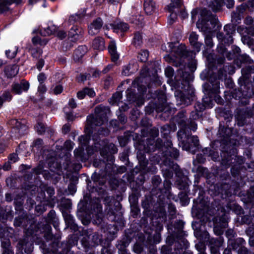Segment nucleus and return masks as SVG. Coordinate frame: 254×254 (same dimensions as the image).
Masks as SVG:
<instances>
[{"mask_svg":"<svg viewBox=\"0 0 254 254\" xmlns=\"http://www.w3.org/2000/svg\"><path fill=\"white\" fill-rule=\"evenodd\" d=\"M165 73L166 76L168 77H172L174 74V70L173 68L170 66L166 67L165 70Z\"/></svg>","mask_w":254,"mask_h":254,"instance_id":"c85d7f7f","label":"nucleus"},{"mask_svg":"<svg viewBox=\"0 0 254 254\" xmlns=\"http://www.w3.org/2000/svg\"><path fill=\"white\" fill-rule=\"evenodd\" d=\"M110 112L108 107L99 105L95 109V115L87 117L85 128L86 135L79 138L81 144L85 146L88 144L90 134L93 132L92 129L95 127L101 126L107 121L108 114H110Z\"/></svg>","mask_w":254,"mask_h":254,"instance_id":"f257e3e1","label":"nucleus"},{"mask_svg":"<svg viewBox=\"0 0 254 254\" xmlns=\"http://www.w3.org/2000/svg\"><path fill=\"white\" fill-rule=\"evenodd\" d=\"M134 251L137 253H139L141 252V248L140 247V246H139L138 245H136L134 246Z\"/></svg>","mask_w":254,"mask_h":254,"instance_id":"6e6d98bb","label":"nucleus"},{"mask_svg":"<svg viewBox=\"0 0 254 254\" xmlns=\"http://www.w3.org/2000/svg\"><path fill=\"white\" fill-rule=\"evenodd\" d=\"M253 22V19L252 17H248L245 19V23L247 24H251Z\"/></svg>","mask_w":254,"mask_h":254,"instance_id":"4d7b16f0","label":"nucleus"},{"mask_svg":"<svg viewBox=\"0 0 254 254\" xmlns=\"http://www.w3.org/2000/svg\"><path fill=\"white\" fill-rule=\"evenodd\" d=\"M44 65V61L42 59H40L38 61L37 64V68L39 70H41Z\"/></svg>","mask_w":254,"mask_h":254,"instance_id":"58836bf2","label":"nucleus"},{"mask_svg":"<svg viewBox=\"0 0 254 254\" xmlns=\"http://www.w3.org/2000/svg\"><path fill=\"white\" fill-rule=\"evenodd\" d=\"M245 32L251 36H254V27H250L245 29Z\"/></svg>","mask_w":254,"mask_h":254,"instance_id":"e433bc0d","label":"nucleus"},{"mask_svg":"<svg viewBox=\"0 0 254 254\" xmlns=\"http://www.w3.org/2000/svg\"><path fill=\"white\" fill-rule=\"evenodd\" d=\"M70 130L69 127L68 125H65L63 127V131L64 133H67Z\"/></svg>","mask_w":254,"mask_h":254,"instance_id":"864d4df0","label":"nucleus"},{"mask_svg":"<svg viewBox=\"0 0 254 254\" xmlns=\"http://www.w3.org/2000/svg\"><path fill=\"white\" fill-rule=\"evenodd\" d=\"M83 33V30L81 28L73 26L69 32V37L71 39V41H76L82 35Z\"/></svg>","mask_w":254,"mask_h":254,"instance_id":"9d476101","label":"nucleus"},{"mask_svg":"<svg viewBox=\"0 0 254 254\" xmlns=\"http://www.w3.org/2000/svg\"><path fill=\"white\" fill-rule=\"evenodd\" d=\"M108 50L113 62L117 61L119 56L117 52V47L115 41H111L109 45Z\"/></svg>","mask_w":254,"mask_h":254,"instance_id":"f8f14e48","label":"nucleus"},{"mask_svg":"<svg viewBox=\"0 0 254 254\" xmlns=\"http://www.w3.org/2000/svg\"><path fill=\"white\" fill-rule=\"evenodd\" d=\"M226 51V48L223 45L218 47V51L222 55H224Z\"/></svg>","mask_w":254,"mask_h":254,"instance_id":"c03bdc74","label":"nucleus"},{"mask_svg":"<svg viewBox=\"0 0 254 254\" xmlns=\"http://www.w3.org/2000/svg\"><path fill=\"white\" fill-rule=\"evenodd\" d=\"M63 91V87L61 85H57L53 89V93L56 94L58 95L59 94H61Z\"/></svg>","mask_w":254,"mask_h":254,"instance_id":"cd10ccee","label":"nucleus"},{"mask_svg":"<svg viewBox=\"0 0 254 254\" xmlns=\"http://www.w3.org/2000/svg\"><path fill=\"white\" fill-rule=\"evenodd\" d=\"M1 97L3 102L4 101H8L9 102L11 101L12 96L10 93V92L8 91H4L3 94H2L1 96H0Z\"/></svg>","mask_w":254,"mask_h":254,"instance_id":"393cba45","label":"nucleus"},{"mask_svg":"<svg viewBox=\"0 0 254 254\" xmlns=\"http://www.w3.org/2000/svg\"><path fill=\"white\" fill-rule=\"evenodd\" d=\"M85 95H85L84 89L82 91H79L77 93V97L79 99H83Z\"/></svg>","mask_w":254,"mask_h":254,"instance_id":"37998d69","label":"nucleus"},{"mask_svg":"<svg viewBox=\"0 0 254 254\" xmlns=\"http://www.w3.org/2000/svg\"><path fill=\"white\" fill-rule=\"evenodd\" d=\"M10 163H11L9 161L5 163V164L2 166V169L5 171L9 170L11 168Z\"/></svg>","mask_w":254,"mask_h":254,"instance_id":"de8ad7c7","label":"nucleus"},{"mask_svg":"<svg viewBox=\"0 0 254 254\" xmlns=\"http://www.w3.org/2000/svg\"><path fill=\"white\" fill-rule=\"evenodd\" d=\"M122 98V93L120 92H116L114 94L110 99V103L112 104H119V102Z\"/></svg>","mask_w":254,"mask_h":254,"instance_id":"6ab92c4d","label":"nucleus"},{"mask_svg":"<svg viewBox=\"0 0 254 254\" xmlns=\"http://www.w3.org/2000/svg\"><path fill=\"white\" fill-rule=\"evenodd\" d=\"M66 118L68 120H73V116L71 113H66Z\"/></svg>","mask_w":254,"mask_h":254,"instance_id":"052dcab7","label":"nucleus"},{"mask_svg":"<svg viewBox=\"0 0 254 254\" xmlns=\"http://www.w3.org/2000/svg\"><path fill=\"white\" fill-rule=\"evenodd\" d=\"M142 43V36L140 33L138 32L135 33L132 41L133 44L135 47H138L141 45Z\"/></svg>","mask_w":254,"mask_h":254,"instance_id":"aec40b11","label":"nucleus"},{"mask_svg":"<svg viewBox=\"0 0 254 254\" xmlns=\"http://www.w3.org/2000/svg\"><path fill=\"white\" fill-rule=\"evenodd\" d=\"M18 159V156L16 154H12L9 157V161L11 163H15Z\"/></svg>","mask_w":254,"mask_h":254,"instance_id":"72a5a7b5","label":"nucleus"},{"mask_svg":"<svg viewBox=\"0 0 254 254\" xmlns=\"http://www.w3.org/2000/svg\"><path fill=\"white\" fill-rule=\"evenodd\" d=\"M187 126H182L181 129L178 132V139L182 144L183 149L195 153V150H191V146L186 141L190 139L193 145L196 147L198 145L199 140L196 136H190L189 132L186 131Z\"/></svg>","mask_w":254,"mask_h":254,"instance_id":"7ed1b4c3","label":"nucleus"},{"mask_svg":"<svg viewBox=\"0 0 254 254\" xmlns=\"http://www.w3.org/2000/svg\"><path fill=\"white\" fill-rule=\"evenodd\" d=\"M48 192L50 193V194H54V190L51 188H49L48 189Z\"/></svg>","mask_w":254,"mask_h":254,"instance_id":"69168bd1","label":"nucleus"},{"mask_svg":"<svg viewBox=\"0 0 254 254\" xmlns=\"http://www.w3.org/2000/svg\"><path fill=\"white\" fill-rule=\"evenodd\" d=\"M73 144L72 142L70 140H67L64 142V146L67 150H70L73 148Z\"/></svg>","mask_w":254,"mask_h":254,"instance_id":"c756f323","label":"nucleus"},{"mask_svg":"<svg viewBox=\"0 0 254 254\" xmlns=\"http://www.w3.org/2000/svg\"><path fill=\"white\" fill-rule=\"evenodd\" d=\"M81 17V16L80 15H78V14H76L75 15L71 16L69 17V21L70 22H71V21H76L78 20Z\"/></svg>","mask_w":254,"mask_h":254,"instance_id":"79ce46f5","label":"nucleus"},{"mask_svg":"<svg viewBox=\"0 0 254 254\" xmlns=\"http://www.w3.org/2000/svg\"><path fill=\"white\" fill-rule=\"evenodd\" d=\"M155 9V4L152 0H145L144 3V10L146 14H152Z\"/></svg>","mask_w":254,"mask_h":254,"instance_id":"ddd939ff","label":"nucleus"},{"mask_svg":"<svg viewBox=\"0 0 254 254\" xmlns=\"http://www.w3.org/2000/svg\"><path fill=\"white\" fill-rule=\"evenodd\" d=\"M55 212L53 210H51L48 214V217L50 218V220H52L55 218Z\"/></svg>","mask_w":254,"mask_h":254,"instance_id":"5fc2aeb1","label":"nucleus"},{"mask_svg":"<svg viewBox=\"0 0 254 254\" xmlns=\"http://www.w3.org/2000/svg\"><path fill=\"white\" fill-rule=\"evenodd\" d=\"M19 67L16 64L6 66L4 69V72L8 78L15 76L18 72Z\"/></svg>","mask_w":254,"mask_h":254,"instance_id":"1a4fd4ad","label":"nucleus"},{"mask_svg":"<svg viewBox=\"0 0 254 254\" xmlns=\"http://www.w3.org/2000/svg\"><path fill=\"white\" fill-rule=\"evenodd\" d=\"M112 26L115 30H120L121 31H126L129 28L128 24L124 22L114 23Z\"/></svg>","mask_w":254,"mask_h":254,"instance_id":"f3484780","label":"nucleus"},{"mask_svg":"<svg viewBox=\"0 0 254 254\" xmlns=\"http://www.w3.org/2000/svg\"><path fill=\"white\" fill-rule=\"evenodd\" d=\"M66 35V33L64 31H59L57 33V36L61 39L64 38Z\"/></svg>","mask_w":254,"mask_h":254,"instance_id":"a18cd8bd","label":"nucleus"},{"mask_svg":"<svg viewBox=\"0 0 254 254\" xmlns=\"http://www.w3.org/2000/svg\"><path fill=\"white\" fill-rule=\"evenodd\" d=\"M223 254H232L231 251L229 249H225L223 252Z\"/></svg>","mask_w":254,"mask_h":254,"instance_id":"338daca9","label":"nucleus"},{"mask_svg":"<svg viewBox=\"0 0 254 254\" xmlns=\"http://www.w3.org/2000/svg\"><path fill=\"white\" fill-rule=\"evenodd\" d=\"M240 60L243 62H248L250 60V58L249 56L243 55L240 56Z\"/></svg>","mask_w":254,"mask_h":254,"instance_id":"09e8293b","label":"nucleus"},{"mask_svg":"<svg viewBox=\"0 0 254 254\" xmlns=\"http://www.w3.org/2000/svg\"><path fill=\"white\" fill-rule=\"evenodd\" d=\"M169 17V23L172 24L177 18V15L175 13H174V10L172 11Z\"/></svg>","mask_w":254,"mask_h":254,"instance_id":"f704fd0d","label":"nucleus"},{"mask_svg":"<svg viewBox=\"0 0 254 254\" xmlns=\"http://www.w3.org/2000/svg\"><path fill=\"white\" fill-rule=\"evenodd\" d=\"M85 95L89 96V97H93L95 93L94 91L91 88H84Z\"/></svg>","mask_w":254,"mask_h":254,"instance_id":"7c9ffc66","label":"nucleus"},{"mask_svg":"<svg viewBox=\"0 0 254 254\" xmlns=\"http://www.w3.org/2000/svg\"><path fill=\"white\" fill-rule=\"evenodd\" d=\"M47 90V88L45 84L43 83H40L38 86V91L41 93H45Z\"/></svg>","mask_w":254,"mask_h":254,"instance_id":"4c0bfd02","label":"nucleus"},{"mask_svg":"<svg viewBox=\"0 0 254 254\" xmlns=\"http://www.w3.org/2000/svg\"><path fill=\"white\" fill-rule=\"evenodd\" d=\"M102 149V152H103L105 150L106 152L107 151L108 153H110V154H115L117 152V148L113 143H110L105 146ZM101 153H102V152Z\"/></svg>","mask_w":254,"mask_h":254,"instance_id":"a211bd4d","label":"nucleus"},{"mask_svg":"<svg viewBox=\"0 0 254 254\" xmlns=\"http://www.w3.org/2000/svg\"><path fill=\"white\" fill-rule=\"evenodd\" d=\"M226 5L228 8H231L234 6V1L233 0H227Z\"/></svg>","mask_w":254,"mask_h":254,"instance_id":"49530a36","label":"nucleus"},{"mask_svg":"<svg viewBox=\"0 0 254 254\" xmlns=\"http://www.w3.org/2000/svg\"><path fill=\"white\" fill-rule=\"evenodd\" d=\"M169 46L170 48L171 52L174 53L180 57H184L187 56V51L185 45L181 44L178 45L177 43H169Z\"/></svg>","mask_w":254,"mask_h":254,"instance_id":"39448f33","label":"nucleus"},{"mask_svg":"<svg viewBox=\"0 0 254 254\" xmlns=\"http://www.w3.org/2000/svg\"><path fill=\"white\" fill-rule=\"evenodd\" d=\"M52 34V31L48 27L45 29L44 31L41 33V34L44 36L50 35Z\"/></svg>","mask_w":254,"mask_h":254,"instance_id":"a19ab883","label":"nucleus"},{"mask_svg":"<svg viewBox=\"0 0 254 254\" xmlns=\"http://www.w3.org/2000/svg\"><path fill=\"white\" fill-rule=\"evenodd\" d=\"M193 96L194 92L193 90L190 89L188 95L183 93L181 96V101L182 102V104L187 106L192 101Z\"/></svg>","mask_w":254,"mask_h":254,"instance_id":"4468645a","label":"nucleus"},{"mask_svg":"<svg viewBox=\"0 0 254 254\" xmlns=\"http://www.w3.org/2000/svg\"><path fill=\"white\" fill-rule=\"evenodd\" d=\"M30 52L32 56L35 58H39L42 54V51L40 48H32L30 49Z\"/></svg>","mask_w":254,"mask_h":254,"instance_id":"5701e85b","label":"nucleus"},{"mask_svg":"<svg viewBox=\"0 0 254 254\" xmlns=\"http://www.w3.org/2000/svg\"><path fill=\"white\" fill-rule=\"evenodd\" d=\"M211 253L212 254H220L219 249L216 247H211Z\"/></svg>","mask_w":254,"mask_h":254,"instance_id":"603ef678","label":"nucleus"},{"mask_svg":"<svg viewBox=\"0 0 254 254\" xmlns=\"http://www.w3.org/2000/svg\"><path fill=\"white\" fill-rule=\"evenodd\" d=\"M20 0H12V2L4 0H2L0 1V13H3L7 11L9 9V5L11 4L12 2H16L18 3L20 2Z\"/></svg>","mask_w":254,"mask_h":254,"instance_id":"2eb2a0df","label":"nucleus"},{"mask_svg":"<svg viewBox=\"0 0 254 254\" xmlns=\"http://www.w3.org/2000/svg\"><path fill=\"white\" fill-rule=\"evenodd\" d=\"M200 15L201 19L197 22L196 26L205 35V44L212 47L213 46L212 39L213 29L218 24V20L213 17L210 12L205 8L201 9Z\"/></svg>","mask_w":254,"mask_h":254,"instance_id":"f03ea898","label":"nucleus"},{"mask_svg":"<svg viewBox=\"0 0 254 254\" xmlns=\"http://www.w3.org/2000/svg\"><path fill=\"white\" fill-rule=\"evenodd\" d=\"M149 53L147 51H142L138 55V59L141 62H145L148 59Z\"/></svg>","mask_w":254,"mask_h":254,"instance_id":"b1692460","label":"nucleus"},{"mask_svg":"<svg viewBox=\"0 0 254 254\" xmlns=\"http://www.w3.org/2000/svg\"><path fill=\"white\" fill-rule=\"evenodd\" d=\"M83 152V149L81 148H79L78 149H76L74 151V155L76 157H81Z\"/></svg>","mask_w":254,"mask_h":254,"instance_id":"c9c22d12","label":"nucleus"},{"mask_svg":"<svg viewBox=\"0 0 254 254\" xmlns=\"http://www.w3.org/2000/svg\"><path fill=\"white\" fill-rule=\"evenodd\" d=\"M42 143V140H41L40 139H38L35 140V145H39L41 144Z\"/></svg>","mask_w":254,"mask_h":254,"instance_id":"680f3d73","label":"nucleus"},{"mask_svg":"<svg viewBox=\"0 0 254 254\" xmlns=\"http://www.w3.org/2000/svg\"><path fill=\"white\" fill-rule=\"evenodd\" d=\"M103 25L102 20L98 18L93 21L88 26V32L89 34L94 35L97 34Z\"/></svg>","mask_w":254,"mask_h":254,"instance_id":"0eeeda50","label":"nucleus"},{"mask_svg":"<svg viewBox=\"0 0 254 254\" xmlns=\"http://www.w3.org/2000/svg\"><path fill=\"white\" fill-rule=\"evenodd\" d=\"M198 35L195 32L190 33L189 36V41L191 45L196 50L197 52H199L202 44L198 42Z\"/></svg>","mask_w":254,"mask_h":254,"instance_id":"6e6552de","label":"nucleus"},{"mask_svg":"<svg viewBox=\"0 0 254 254\" xmlns=\"http://www.w3.org/2000/svg\"><path fill=\"white\" fill-rule=\"evenodd\" d=\"M94 148H94L95 151H97L98 150H101L100 147L98 146V144L97 143H95Z\"/></svg>","mask_w":254,"mask_h":254,"instance_id":"774afa93","label":"nucleus"},{"mask_svg":"<svg viewBox=\"0 0 254 254\" xmlns=\"http://www.w3.org/2000/svg\"><path fill=\"white\" fill-rule=\"evenodd\" d=\"M92 47L95 50L100 51L103 50L105 48L104 39L102 37H96L93 41Z\"/></svg>","mask_w":254,"mask_h":254,"instance_id":"9b49d317","label":"nucleus"},{"mask_svg":"<svg viewBox=\"0 0 254 254\" xmlns=\"http://www.w3.org/2000/svg\"><path fill=\"white\" fill-rule=\"evenodd\" d=\"M8 124L12 127H15V125H16V124H17V120L16 119H12L9 121Z\"/></svg>","mask_w":254,"mask_h":254,"instance_id":"3c124183","label":"nucleus"},{"mask_svg":"<svg viewBox=\"0 0 254 254\" xmlns=\"http://www.w3.org/2000/svg\"><path fill=\"white\" fill-rule=\"evenodd\" d=\"M226 34H224L221 32H219L217 34V37L219 41L224 42V44L230 45L233 42L232 36L235 32V30L232 28V26L229 25H226L224 27Z\"/></svg>","mask_w":254,"mask_h":254,"instance_id":"20e7f679","label":"nucleus"},{"mask_svg":"<svg viewBox=\"0 0 254 254\" xmlns=\"http://www.w3.org/2000/svg\"><path fill=\"white\" fill-rule=\"evenodd\" d=\"M32 43L35 45L38 44L40 45H45L48 42V41L46 39L42 40L40 38H39L38 36L33 37L32 38Z\"/></svg>","mask_w":254,"mask_h":254,"instance_id":"4be33fe9","label":"nucleus"},{"mask_svg":"<svg viewBox=\"0 0 254 254\" xmlns=\"http://www.w3.org/2000/svg\"><path fill=\"white\" fill-rule=\"evenodd\" d=\"M35 127H36V129L37 132L39 134H42L43 133H44L45 132V126L41 123H38L36 125Z\"/></svg>","mask_w":254,"mask_h":254,"instance_id":"bb28decb","label":"nucleus"},{"mask_svg":"<svg viewBox=\"0 0 254 254\" xmlns=\"http://www.w3.org/2000/svg\"><path fill=\"white\" fill-rule=\"evenodd\" d=\"M14 128H17L18 129H22L25 128V126L24 125V124L22 123L21 122H19L17 121V124H16Z\"/></svg>","mask_w":254,"mask_h":254,"instance_id":"8fccbe9b","label":"nucleus"},{"mask_svg":"<svg viewBox=\"0 0 254 254\" xmlns=\"http://www.w3.org/2000/svg\"><path fill=\"white\" fill-rule=\"evenodd\" d=\"M46 78L47 77L44 73H40L38 75V80L40 83H43Z\"/></svg>","mask_w":254,"mask_h":254,"instance_id":"473e14b6","label":"nucleus"},{"mask_svg":"<svg viewBox=\"0 0 254 254\" xmlns=\"http://www.w3.org/2000/svg\"><path fill=\"white\" fill-rule=\"evenodd\" d=\"M3 254H12V253L8 249H5L3 251Z\"/></svg>","mask_w":254,"mask_h":254,"instance_id":"0e129e2a","label":"nucleus"},{"mask_svg":"<svg viewBox=\"0 0 254 254\" xmlns=\"http://www.w3.org/2000/svg\"><path fill=\"white\" fill-rule=\"evenodd\" d=\"M197 128V126L194 123H191L190 129L193 131L196 130Z\"/></svg>","mask_w":254,"mask_h":254,"instance_id":"13d9d810","label":"nucleus"},{"mask_svg":"<svg viewBox=\"0 0 254 254\" xmlns=\"http://www.w3.org/2000/svg\"><path fill=\"white\" fill-rule=\"evenodd\" d=\"M182 5L181 0H173L172 2L168 6L169 12H171L175 7H178Z\"/></svg>","mask_w":254,"mask_h":254,"instance_id":"412c9836","label":"nucleus"},{"mask_svg":"<svg viewBox=\"0 0 254 254\" xmlns=\"http://www.w3.org/2000/svg\"><path fill=\"white\" fill-rule=\"evenodd\" d=\"M68 105L71 109L75 108L77 106V104L75 99L73 98L70 99L68 101Z\"/></svg>","mask_w":254,"mask_h":254,"instance_id":"2f4dec72","label":"nucleus"},{"mask_svg":"<svg viewBox=\"0 0 254 254\" xmlns=\"http://www.w3.org/2000/svg\"><path fill=\"white\" fill-rule=\"evenodd\" d=\"M5 148V145L3 143H0V154L2 153L4 150Z\"/></svg>","mask_w":254,"mask_h":254,"instance_id":"bf43d9fd","label":"nucleus"},{"mask_svg":"<svg viewBox=\"0 0 254 254\" xmlns=\"http://www.w3.org/2000/svg\"><path fill=\"white\" fill-rule=\"evenodd\" d=\"M17 54V49H14L13 50L11 51L10 50H6L5 51V55L6 57L8 58L12 59L15 57Z\"/></svg>","mask_w":254,"mask_h":254,"instance_id":"a878e982","label":"nucleus"},{"mask_svg":"<svg viewBox=\"0 0 254 254\" xmlns=\"http://www.w3.org/2000/svg\"><path fill=\"white\" fill-rule=\"evenodd\" d=\"M29 88V83L22 81L20 83H14L12 85V91L15 94H20L23 91L26 92Z\"/></svg>","mask_w":254,"mask_h":254,"instance_id":"423d86ee","label":"nucleus"},{"mask_svg":"<svg viewBox=\"0 0 254 254\" xmlns=\"http://www.w3.org/2000/svg\"><path fill=\"white\" fill-rule=\"evenodd\" d=\"M88 78V74H80L77 77V79L78 81H84Z\"/></svg>","mask_w":254,"mask_h":254,"instance_id":"ea45409f","label":"nucleus"},{"mask_svg":"<svg viewBox=\"0 0 254 254\" xmlns=\"http://www.w3.org/2000/svg\"><path fill=\"white\" fill-rule=\"evenodd\" d=\"M174 153L173 154V157L175 158H177L179 155V152L177 149L174 150Z\"/></svg>","mask_w":254,"mask_h":254,"instance_id":"e2e57ef3","label":"nucleus"},{"mask_svg":"<svg viewBox=\"0 0 254 254\" xmlns=\"http://www.w3.org/2000/svg\"><path fill=\"white\" fill-rule=\"evenodd\" d=\"M87 48L85 46H79L74 51V59L76 60H79L80 58H81L87 52Z\"/></svg>","mask_w":254,"mask_h":254,"instance_id":"dca6fc26","label":"nucleus"}]
</instances>
